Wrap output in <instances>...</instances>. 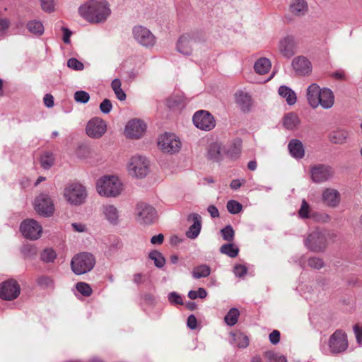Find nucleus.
Listing matches in <instances>:
<instances>
[{
  "mask_svg": "<svg viewBox=\"0 0 362 362\" xmlns=\"http://www.w3.org/2000/svg\"><path fill=\"white\" fill-rule=\"evenodd\" d=\"M79 16L90 23H105L111 15V8L107 0H88L78 8Z\"/></svg>",
  "mask_w": 362,
  "mask_h": 362,
  "instance_id": "nucleus-1",
  "label": "nucleus"
},
{
  "mask_svg": "<svg viewBox=\"0 0 362 362\" xmlns=\"http://www.w3.org/2000/svg\"><path fill=\"white\" fill-rule=\"evenodd\" d=\"M334 234L326 230L315 229L309 233L304 240L305 246L315 253L324 252L328 245L329 239Z\"/></svg>",
  "mask_w": 362,
  "mask_h": 362,
  "instance_id": "nucleus-2",
  "label": "nucleus"
},
{
  "mask_svg": "<svg viewBox=\"0 0 362 362\" xmlns=\"http://www.w3.org/2000/svg\"><path fill=\"white\" fill-rule=\"evenodd\" d=\"M98 193L105 197H116L122 191V185L117 177L112 175L103 176L96 183Z\"/></svg>",
  "mask_w": 362,
  "mask_h": 362,
  "instance_id": "nucleus-3",
  "label": "nucleus"
},
{
  "mask_svg": "<svg viewBox=\"0 0 362 362\" xmlns=\"http://www.w3.org/2000/svg\"><path fill=\"white\" fill-rule=\"evenodd\" d=\"M95 264L94 256L89 252H81L71 259V267L73 272L77 275L86 274L93 268Z\"/></svg>",
  "mask_w": 362,
  "mask_h": 362,
  "instance_id": "nucleus-4",
  "label": "nucleus"
},
{
  "mask_svg": "<svg viewBox=\"0 0 362 362\" xmlns=\"http://www.w3.org/2000/svg\"><path fill=\"white\" fill-rule=\"evenodd\" d=\"M135 218L141 225L153 224L157 218L156 210L147 203L139 202L135 207Z\"/></svg>",
  "mask_w": 362,
  "mask_h": 362,
  "instance_id": "nucleus-5",
  "label": "nucleus"
},
{
  "mask_svg": "<svg viewBox=\"0 0 362 362\" xmlns=\"http://www.w3.org/2000/svg\"><path fill=\"white\" fill-rule=\"evenodd\" d=\"M311 180L316 184H321L332 180L335 175L334 168L327 164H315L310 167Z\"/></svg>",
  "mask_w": 362,
  "mask_h": 362,
  "instance_id": "nucleus-6",
  "label": "nucleus"
},
{
  "mask_svg": "<svg viewBox=\"0 0 362 362\" xmlns=\"http://www.w3.org/2000/svg\"><path fill=\"white\" fill-rule=\"evenodd\" d=\"M149 161L142 156H134L129 160L127 169L129 173L135 177L143 178L148 173Z\"/></svg>",
  "mask_w": 362,
  "mask_h": 362,
  "instance_id": "nucleus-7",
  "label": "nucleus"
},
{
  "mask_svg": "<svg viewBox=\"0 0 362 362\" xmlns=\"http://www.w3.org/2000/svg\"><path fill=\"white\" fill-rule=\"evenodd\" d=\"M64 196L70 204L80 205L85 202L87 194L83 185L78 183H72L65 187Z\"/></svg>",
  "mask_w": 362,
  "mask_h": 362,
  "instance_id": "nucleus-8",
  "label": "nucleus"
},
{
  "mask_svg": "<svg viewBox=\"0 0 362 362\" xmlns=\"http://www.w3.org/2000/svg\"><path fill=\"white\" fill-rule=\"evenodd\" d=\"M158 145L162 151L170 154L178 153L182 146L180 139L173 133H165L160 135Z\"/></svg>",
  "mask_w": 362,
  "mask_h": 362,
  "instance_id": "nucleus-9",
  "label": "nucleus"
},
{
  "mask_svg": "<svg viewBox=\"0 0 362 362\" xmlns=\"http://www.w3.org/2000/svg\"><path fill=\"white\" fill-rule=\"evenodd\" d=\"M134 39L141 46L152 47L156 42L154 35L146 27L136 25L132 29Z\"/></svg>",
  "mask_w": 362,
  "mask_h": 362,
  "instance_id": "nucleus-10",
  "label": "nucleus"
},
{
  "mask_svg": "<svg viewBox=\"0 0 362 362\" xmlns=\"http://www.w3.org/2000/svg\"><path fill=\"white\" fill-rule=\"evenodd\" d=\"M20 230L25 238L31 240L40 238L42 232L41 225L37 221L32 218L24 220L21 223Z\"/></svg>",
  "mask_w": 362,
  "mask_h": 362,
  "instance_id": "nucleus-11",
  "label": "nucleus"
},
{
  "mask_svg": "<svg viewBox=\"0 0 362 362\" xmlns=\"http://www.w3.org/2000/svg\"><path fill=\"white\" fill-rule=\"evenodd\" d=\"M329 347L333 354L345 351L348 348L347 335L341 329L336 330L329 337Z\"/></svg>",
  "mask_w": 362,
  "mask_h": 362,
  "instance_id": "nucleus-12",
  "label": "nucleus"
},
{
  "mask_svg": "<svg viewBox=\"0 0 362 362\" xmlns=\"http://www.w3.org/2000/svg\"><path fill=\"white\" fill-rule=\"evenodd\" d=\"M194 124L199 129L210 131L216 126V121L211 114L206 110H199L193 116Z\"/></svg>",
  "mask_w": 362,
  "mask_h": 362,
  "instance_id": "nucleus-13",
  "label": "nucleus"
},
{
  "mask_svg": "<svg viewBox=\"0 0 362 362\" xmlns=\"http://www.w3.org/2000/svg\"><path fill=\"white\" fill-rule=\"evenodd\" d=\"M35 209L43 216H52L54 211L52 199L46 194H40L35 200Z\"/></svg>",
  "mask_w": 362,
  "mask_h": 362,
  "instance_id": "nucleus-14",
  "label": "nucleus"
},
{
  "mask_svg": "<svg viewBox=\"0 0 362 362\" xmlns=\"http://www.w3.org/2000/svg\"><path fill=\"white\" fill-rule=\"evenodd\" d=\"M21 288L16 281L10 279L0 284V298L6 300H12L18 298Z\"/></svg>",
  "mask_w": 362,
  "mask_h": 362,
  "instance_id": "nucleus-15",
  "label": "nucleus"
},
{
  "mask_svg": "<svg viewBox=\"0 0 362 362\" xmlns=\"http://www.w3.org/2000/svg\"><path fill=\"white\" fill-rule=\"evenodd\" d=\"M102 218L111 226H118L121 222V212L114 204H106L100 207Z\"/></svg>",
  "mask_w": 362,
  "mask_h": 362,
  "instance_id": "nucleus-16",
  "label": "nucleus"
},
{
  "mask_svg": "<svg viewBox=\"0 0 362 362\" xmlns=\"http://www.w3.org/2000/svg\"><path fill=\"white\" fill-rule=\"evenodd\" d=\"M197 41L195 33H185L181 35L176 45V49L184 55H190L192 53V45Z\"/></svg>",
  "mask_w": 362,
  "mask_h": 362,
  "instance_id": "nucleus-17",
  "label": "nucleus"
},
{
  "mask_svg": "<svg viewBox=\"0 0 362 362\" xmlns=\"http://www.w3.org/2000/svg\"><path fill=\"white\" fill-rule=\"evenodd\" d=\"M107 125L103 119L94 117L88 122L86 130L90 137L98 139L105 133Z\"/></svg>",
  "mask_w": 362,
  "mask_h": 362,
  "instance_id": "nucleus-18",
  "label": "nucleus"
},
{
  "mask_svg": "<svg viewBox=\"0 0 362 362\" xmlns=\"http://www.w3.org/2000/svg\"><path fill=\"white\" fill-rule=\"evenodd\" d=\"M146 124L139 119H133L127 122L124 134L129 139H139L145 132Z\"/></svg>",
  "mask_w": 362,
  "mask_h": 362,
  "instance_id": "nucleus-19",
  "label": "nucleus"
},
{
  "mask_svg": "<svg viewBox=\"0 0 362 362\" xmlns=\"http://www.w3.org/2000/svg\"><path fill=\"white\" fill-rule=\"evenodd\" d=\"M279 51L286 58H291L296 53V42L292 35H286L281 38L279 42Z\"/></svg>",
  "mask_w": 362,
  "mask_h": 362,
  "instance_id": "nucleus-20",
  "label": "nucleus"
},
{
  "mask_svg": "<svg viewBox=\"0 0 362 362\" xmlns=\"http://www.w3.org/2000/svg\"><path fill=\"white\" fill-rule=\"evenodd\" d=\"M322 203L329 208L337 207L341 202V194L334 188H325L322 192Z\"/></svg>",
  "mask_w": 362,
  "mask_h": 362,
  "instance_id": "nucleus-21",
  "label": "nucleus"
},
{
  "mask_svg": "<svg viewBox=\"0 0 362 362\" xmlns=\"http://www.w3.org/2000/svg\"><path fill=\"white\" fill-rule=\"evenodd\" d=\"M292 66L298 75H306L311 71V64L303 56L295 57L292 61Z\"/></svg>",
  "mask_w": 362,
  "mask_h": 362,
  "instance_id": "nucleus-22",
  "label": "nucleus"
},
{
  "mask_svg": "<svg viewBox=\"0 0 362 362\" xmlns=\"http://www.w3.org/2000/svg\"><path fill=\"white\" fill-rule=\"evenodd\" d=\"M226 154V148L218 142L211 143L208 148L207 157L213 161H220Z\"/></svg>",
  "mask_w": 362,
  "mask_h": 362,
  "instance_id": "nucleus-23",
  "label": "nucleus"
},
{
  "mask_svg": "<svg viewBox=\"0 0 362 362\" xmlns=\"http://www.w3.org/2000/svg\"><path fill=\"white\" fill-rule=\"evenodd\" d=\"M321 90L322 89L316 83H312L307 88L306 98L308 103L314 109L319 107Z\"/></svg>",
  "mask_w": 362,
  "mask_h": 362,
  "instance_id": "nucleus-24",
  "label": "nucleus"
},
{
  "mask_svg": "<svg viewBox=\"0 0 362 362\" xmlns=\"http://www.w3.org/2000/svg\"><path fill=\"white\" fill-rule=\"evenodd\" d=\"M298 214L302 219H312L314 221L320 220V216L313 209L312 206L304 199L301 202V205L298 211Z\"/></svg>",
  "mask_w": 362,
  "mask_h": 362,
  "instance_id": "nucleus-25",
  "label": "nucleus"
},
{
  "mask_svg": "<svg viewBox=\"0 0 362 362\" xmlns=\"http://www.w3.org/2000/svg\"><path fill=\"white\" fill-rule=\"evenodd\" d=\"M235 102L243 112H249L252 105V99L250 95L244 91L235 93Z\"/></svg>",
  "mask_w": 362,
  "mask_h": 362,
  "instance_id": "nucleus-26",
  "label": "nucleus"
},
{
  "mask_svg": "<svg viewBox=\"0 0 362 362\" xmlns=\"http://www.w3.org/2000/svg\"><path fill=\"white\" fill-rule=\"evenodd\" d=\"M189 218H192L193 224L186 232V235L190 239H195L200 233L202 228V218L197 214H192Z\"/></svg>",
  "mask_w": 362,
  "mask_h": 362,
  "instance_id": "nucleus-27",
  "label": "nucleus"
},
{
  "mask_svg": "<svg viewBox=\"0 0 362 362\" xmlns=\"http://www.w3.org/2000/svg\"><path fill=\"white\" fill-rule=\"evenodd\" d=\"M288 148L290 154L296 159H301L305 156V149L303 143L298 139H291Z\"/></svg>",
  "mask_w": 362,
  "mask_h": 362,
  "instance_id": "nucleus-28",
  "label": "nucleus"
},
{
  "mask_svg": "<svg viewBox=\"0 0 362 362\" xmlns=\"http://www.w3.org/2000/svg\"><path fill=\"white\" fill-rule=\"evenodd\" d=\"M320 105L324 109L331 108L334 103V96L333 92L329 88H322L319 98Z\"/></svg>",
  "mask_w": 362,
  "mask_h": 362,
  "instance_id": "nucleus-29",
  "label": "nucleus"
},
{
  "mask_svg": "<svg viewBox=\"0 0 362 362\" xmlns=\"http://www.w3.org/2000/svg\"><path fill=\"white\" fill-rule=\"evenodd\" d=\"M291 12L296 16H303L308 11V5L305 0H292L290 4Z\"/></svg>",
  "mask_w": 362,
  "mask_h": 362,
  "instance_id": "nucleus-30",
  "label": "nucleus"
},
{
  "mask_svg": "<svg viewBox=\"0 0 362 362\" xmlns=\"http://www.w3.org/2000/svg\"><path fill=\"white\" fill-rule=\"evenodd\" d=\"M271 62L266 57H261L258 59L255 64L254 69L258 74L263 75L269 72L271 69Z\"/></svg>",
  "mask_w": 362,
  "mask_h": 362,
  "instance_id": "nucleus-31",
  "label": "nucleus"
},
{
  "mask_svg": "<svg viewBox=\"0 0 362 362\" xmlns=\"http://www.w3.org/2000/svg\"><path fill=\"white\" fill-rule=\"evenodd\" d=\"M279 94L286 99V103L290 105H294L296 103V95L293 90L286 86H281L279 88Z\"/></svg>",
  "mask_w": 362,
  "mask_h": 362,
  "instance_id": "nucleus-32",
  "label": "nucleus"
},
{
  "mask_svg": "<svg viewBox=\"0 0 362 362\" xmlns=\"http://www.w3.org/2000/svg\"><path fill=\"white\" fill-rule=\"evenodd\" d=\"M211 274V268L206 264H202L196 266L192 271V275L194 279H199L201 278H206Z\"/></svg>",
  "mask_w": 362,
  "mask_h": 362,
  "instance_id": "nucleus-33",
  "label": "nucleus"
},
{
  "mask_svg": "<svg viewBox=\"0 0 362 362\" xmlns=\"http://www.w3.org/2000/svg\"><path fill=\"white\" fill-rule=\"evenodd\" d=\"M300 123L299 118L294 113H288L284 117L283 124L288 129H293Z\"/></svg>",
  "mask_w": 362,
  "mask_h": 362,
  "instance_id": "nucleus-34",
  "label": "nucleus"
},
{
  "mask_svg": "<svg viewBox=\"0 0 362 362\" xmlns=\"http://www.w3.org/2000/svg\"><path fill=\"white\" fill-rule=\"evenodd\" d=\"M28 31L35 35H41L44 33V26L40 21L33 20L26 25Z\"/></svg>",
  "mask_w": 362,
  "mask_h": 362,
  "instance_id": "nucleus-35",
  "label": "nucleus"
},
{
  "mask_svg": "<svg viewBox=\"0 0 362 362\" xmlns=\"http://www.w3.org/2000/svg\"><path fill=\"white\" fill-rule=\"evenodd\" d=\"M348 136V133L343 129H338L330 133V141L334 144H343Z\"/></svg>",
  "mask_w": 362,
  "mask_h": 362,
  "instance_id": "nucleus-36",
  "label": "nucleus"
},
{
  "mask_svg": "<svg viewBox=\"0 0 362 362\" xmlns=\"http://www.w3.org/2000/svg\"><path fill=\"white\" fill-rule=\"evenodd\" d=\"M185 104V100L181 95H172L167 100V105L170 109L182 108Z\"/></svg>",
  "mask_w": 362,
  "mask_h": 362,
  "instance_id": "nucleus-37",
  "label": "nucleus"
},
{
  "mask_svg": "<svg viewBox=\"0 0 362 362\" xmlns=\"http://www.w3.org/2000/svg\"><path fill=\"white\" fill-rule=\"evenodd\" d=\"M220 252L228 255L230 257H235L238 255L239 249L232 243L223 245L220 248Z\"/></svg>",
  "mask_w": 362,
  "mask_h": 362,
  "instance_id": "nucleus-38",
  "label": "nucleus"
},
{
  "mask_svg": "<svg viewBox=\"0 0 362 362\" xmlns=\"http://www.w3.org/2000/svg\"><path fill=\"white\" fill-rule=\"evenodd\" d=\"M148 257L154 262L155 266L158 268H162L165 264V259L163 255L157 250L151 251L148 255Z\"/></svg>",
  "mask_w": 362,
  "mask_h": 362,
  "instance_id": "nucleus-39",
  "label": "nucleus"
},
{
  "mask_svg": "<svg viewBox=\"0 0 362 362\" xmlns=\"http://www.w3.org/2000/svg\"><path fill=\"white\" fill-rule=\"evenodd\" d=\"M37 286L41 288L47 289L54 287V281L52 277L49 276H40L36 279Z\"/></svg>",
  "mask_w": 362,
  "mask_h": 362,
  "instance_id": "nucleus-40",
  "label": "nucleus"
},
{
  "mask_svg": "<svg viewBox=\"0 0 362 362\" xmlns=\"http://www.w3.org/2000/svg\"><path fill=\"white\" fill-rule=\"evenodd\" d=\"M234 343L240 348H245L249 344L247 336L242 332H236L233 335Z\"/></svg>",
  "mask_w": 362,
  "mask_h": 362,
  "instance_id": "nucleus-41",
  "label": "nucleus"
},
{
  "mask_svg": "<svg viewBox=\"0 0 362 362\" xmlns=\"http://www.w3.org/2000/svg\"><path fill=\"white\" fill-rule=\"evenodd\" d=\"M239 311L236 308H231L224 317L226 323L229 326H233L238 322Z\"/></svg>",
  "mask_w": 362,
  "mask_h": 362,
  "instance_id": "nucleus-42",
  "label": "nucleus"
},
{
  "mask_svg": "<svg viewBox=\"0 0 362 362\" xmlns=\"http://www.w3.org/2000/svg\"><path fill=\"white\" fill-rule=\"evenodd\" d=\"M54 156L53 154L50 152L44 153L40 158V163L41 166L44 169L50 168L54 164Z\"/></svg>",
  "mask_w": 362,
  "mask_h": 362,
  "instance_id": "nucleus-43",
  "label": "nucleus"
},
{
  "mask_svg": "<svg viewBox=\"0 0 362 362\" xmlns=\"http://www.w3.org/2000/svg\"><path fill=\"white\" fill-rule=\"evenodd\" d=\"M308 265L313 269L319 270L323 268L325 264L323 259L313 256L308 259Z\"/></svg>",
  "mask_w": 362,
  "mask_h": 362,
  "instance_id": "nucleus-44",
  "label": "nucleus"
},
{
  "mask_svg": "<svg viewBox=\"0 0 362 362\" xmlns=\"http://www.w3.org/2000/svg\"><path fill=\"white\" fill-rule=\"evenodd\" d=\"M240 150L241 141L237 139L228 148H226V154H228L230 157L233 158L240 152Z\"/></svg>",
  "mask_w": 362,
  "mask_h": 362,
  "instance_id": "nucleus-45",
  "label": "nucleus"
},
{
  "mask_svg": "<svg viewBox=\"0 0 362 362\" xmlns=\"http://www.w3.org/2000/svg\"><path fill=\"white\" fill-rule=\"evenodd\" d=\"M56 257L57 254L52 248H46L41 253V259L45 262H52Z\"/></svg>",
  "mask_w": 362,
  "mask_h": 362,
  "instance_id": "nucleus-46",
  "label": "nucleus"
},
{
  "mask_svg": "<svg viewBox=\"0 0 362 362\" xmlns=\"http://www.w3.org/2000/svg\"><path fill=\"white\" fill-rule=\"evenodd\" d=\"M221 233L223 238L226 241L231 242L234 239L235 231L230 225H228L221 229Z\"/></svg>",
  "mask_w": 362,
  "mask_h": 362,
  "instance_id": "nucleus-47",
  "label": "nucleus"
},
{
  "mask_svg": "<svg viewBox=\"0 0 362 362\" xmlns=\"http://www.w3.org/2000/svg\"><path fill=\"white\" fill-rule=\"evenodd\" d=\"M226 208L230 214H236L242 210L243 206L238 202L230 200L227 203Z\"/></svg>",
  "mask_w": 362,
  "mask_h": 362,
  "instance_id": "nucleus-48",
  "label": "nucleus"
},
{
  "mask_svg": "<svg viewBox=\"0 0 362 362\" xmlns=\"http://www.w3.org/2000/svg\"><path fill=\"white\" fill-rule=\"evenodd\" d=\"M76 288L77 291L84 296H90L92 293V288L90 285L86 283H77Z\"/></svg>",
  "mask_w": 362,
  "mask_h": 362,
  "instance_id": "nucleus-49",
  "label": "nucleus"
},
{
  "mask_svg": "<svg viewBox=\"0 0 362 362\" xmlns=\"http://www.w3.org/2000/svg\"><path fill=\"white\" fill-rule=\"evenodd\" d=\"M74 100L80 103H87L90 100L89 94L83 90H78L74 93Z\"/></svg>",
  "mask_w": 362,
  "mask_h": 362,
  "instance_id": "nucleus-50",
  "label": "nucleus"
},
{
  "mask_svg": "<svg viewBox=\"0 0 362 362\" xmlns=\"http://www.w3.org/2000/svg\"><path fill=\"white\" fill-rule=\"evenodd\" d=\"M67 66L75 71H81L84 69L83 64L76 58H70L67 61Z\"/></svg>",
  "mask_w": 362,
  "mask_h": 362,
  "instance_id": "nucleus-51",
  "label": "nucleus"
},
{
  "mask_svg": "<svg viewBox=\"0 0 362 362\" xmlns=\"http://www.w3.org/2000/svg\"><path fill=\"white\" fill-rule=\"evenodd\" d=\"M168 300L171 304L182 305L183 300L182 296L177 292L173 291L168 294Z\"/></svg>",
  "mask_w": 362,
  "mask_h": 362,
  "instance_id": "nucleus-52",
  "label": "nucleus"
},
{
  "mask_svg": "<svg viewBox=\"0 0 362 362\" xmlns=\"http://www.w3.org/2000/svg\"><path fill=\"white\" fill-rule=\"evenodd\" d=\"M41 8L45 12H52L54 10V0H40Z\"/></svg>",
  "mask_w": 362,
  "mask_h": 362,
  "instance_id": "nucleus-53",
  "label": "nucleus"
},
{
  "mask_svg": "<svg viewBox=\"0 0 362 362\" xmlns=\"http://www.w3.org/2000/svg\"><path fill=\"white\" fill-rule=\"evenodd\" d=\"M112 109V105L109 99H105L100 105V110L104 114H108Z\"/></svg>",
  "mask_w": 362,
  "mask_h": 362,
  "instance_id": "nucleus-54",
  "label": "nucleus"
},
{
  "mask_svg": "<svg viewBox=\"0 0 362 362\" xmlns=\"http://www.w3.org/2000/svg\"><path fill=\"white\" fill-rule=\"evenodd\" d=\"M356 341L359 346H362V325L359 326L358 324L355 325L353 327Z\"/></svg>",
  "mask_w": 362,
  "mask_h": 362,
  "instance_id": "nucleus-55",
  "label": "nucleus"
},
{
  "mask_svg": "<svg viewBox=\"0 0 362 362\" xmlns=\"http://www.w3.org/2000/svg\"><path fill=\"white\" fill-rule=\"evenodd\" d=\"M270 342L272 344H277L280 341V332L278 330H273L269 336Z\"/></svg>",
  "mask_w": 362,
  "mask_h": 362,
  "instance_id": "nucleus-56",
  "label": "nucleus"
},
{
  "mask_svg": "<svg viewBox=\"0 0 362 362\" xmlns=\"http://www.w3.org/2000/svg\"><path fill=\"white\" fill-rule=\"evenodd\" d=\"M247 273V268L243 265H236L234 267V274L235 276L242 277Z\"/></svg>",
  "mask_w": 362,
  "mask_h": 362,
  "instance_id": "nucleus-57",
  "label": "nucleus"
},
{
  "mask_svg": "<svg viewBox=\"0 0 362 362\" xmlns=\"http://www.w3.org/2000/svg\"><path fill=\"white\" fill-rule=\"evenodd\" d=\"M10 26V21L8 18H0V34L5 32Z\"/></svg>",
  "mask_w": 362,
  "mask_h": 362,
  "instance_id": "nucleus-58",
  "label": "nucleus"
},
{
  "mask_svg": "<svg viewBox=\"0 0 362 362\" xmlns=\"http://www.w3.org/2000/svg\"><path fill=\"white\" fill-rule=\"evenodd\" d=\"M267 356L274 360V362H287V360L284 356H279L277 354H274L272 352H268L266 354Z\"/></svg>",
  "mask_w": 362,
  "mask_h": 362,
  "instance_id": "nucleus-59",
  "label": "nucleus"
},
{
  "mask_svg": "<svg viewBox=\"0 0 362 362\" xmlns=\"http://www.w3.org/2000/svg\"><path fill=\"white\" fill-rule=\"evenodd\" d=\"M197 318L194 315H190L187 318V326L191 329H194L197 327Z\"/></svg>",
  "mask_w": 362,
  "mask_h": 362,
  "instance_id": "nucleus-60",
  "label": "nucleus"
},
{
  "mask_svg": "<svg viewBox=\"0 0 362 362\" xmlns=\"http://www.w3.org/2000/svg\"><path fill=\"white\" fill-rule=\"evenodd\" d=\"M164 236L163 234L154 235L151 239V243L153 245H161L163 243Z\"/></svg>",
  "mask_w": 362,
  "mask_h": 362,
  "instance_id": "nucleus-61",
  "label": "nucleus"
},
{
  "mask_svg": "<svg viewBox=\"0 0 362 362\" xmlns=\"http://www.w3.org/2000/svg\"><path fill=\"white\" fill-rule=\"evenodd\" d=\"M44 103L47 107H52L54 105V98L51 94H46L43 98Z\"/></svg>",
  "mask_w": 362,
  "mask_h": 362,
  "instance_id": "nucleus-62",
  "label": "nucleus"
},
{
  "mask_svg": "<svg viewBox=\"0 0 362 362\" xmlns=\"http://www.w3.org/2000/svg\"><path fill=\"white\" fill-rule=\"evenodd\" d=\"M114 93L117 97V98L120 101H124L126 100L127 95L122 88L114 90Z\"/></svg>",
  "mask_w": 362,
  "mask_h": 362,
  "instance_id": "nucleus-63",
  "label": "nucleus"
},
{
  "mask_svg": "<svg viewBox=\"0 0 362 362\" xmlns=\"http://www.w3.org/2000/svg\"><path fill=\"white\" fill-rule=\"evenodd\" d=\"M207 211L212 218H216L219 216L218 210L214 205L209 206Z\"/></svg>",
  "mask_w": 362,
  "mask_h": 362,
  "instance_id": "nucleus-64",
  "label": "nucleus"
}]
</instances>
